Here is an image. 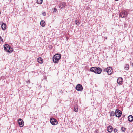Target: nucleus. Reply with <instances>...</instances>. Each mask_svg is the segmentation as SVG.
<instances>
[{
	"instance_id": "4",
	"label": "nucleus",
	"mask_w": 133,
	"mask_h": 133,
	"mask_svg": "<svg viewBox=\"0 0 133 133\" xmlns=\"http://www.w3.org/2000/svg\"><path fill=\"white\" fill-rule=\"evenodd\" d=\"M119 16L122 18L125 17L127 16V13L126 11H123L120 12L119 14Z\"/></svg>"
},
{
	"instance_id": "5",
	"label": "nucleus",
	"mask_w": 133,
	"mask_h": 133,
	"mask_svg": "<svg viewBox=\"0 0 133 133\" xmlns=\"http://www.w3.org/2000/svg\"><path fill=\"white\" fill-rule=\"evenodd\" d=\"M50 122L53 125H57L58 123L57 121L55 119L52 118L50 119Z\"/></svg>"
},
{
	"instance_id": "8",
	"label": "nucleus",
	"mask_w": 133,
	"mask_h": 133,
	"mask_svg": "<svg viewBox=\"0 0 133 133\" xmlns=\"http://www.w3.org/2000/svg\"><path fill=\"white\" fill-rule=\"evenodd\" d=\"M18 122L20 127H22L24 125V122L22 119L19 118L18 120Z\"/></svg>"
},
{
	"instance_id": "1",
	"label": "nucleus",
	"mask_w": 133,
	"mask_h": 133,
	"mask_svg": "<svg viewBox=\"0 0 133 133\" xmlns=\"http://www.w3.org/2000/svg\"><path fill=\"white\" fill-rule=\"evenodd\" d=\"M90 71L95 73L100 74L102 71L101 69L98 67H93L91 68L90 69Z\"/></svg>"
},
{
	"instance_id": "11",
	"label": "nucleus",
	"mask_w": 133,
	"mask_h": 133,
	"mask_svg": "<svg viewBox=\"0 0 133 133\" xmlns=\"http://www.w3.org/2000/svg\"><path fill=\"white\" fill-rule=\"evenodd\" d=\"M107 131L108 132L110 133L112 132L113 130V128L111 126H109L107 127Z\"/></svg>"
},
{
	"instance_id": "28",
	"label": "nucleus",
	"mask_w": 133,
	"mask_h": 133,
	"mask_svg": "<svg viewBox=\"0 0 133 133\" xmlns=\"http://www.w3.org/2000/svg\"><path fill=\"white\" fill-rule=\"evenodd\" d=\"M3 41L2 38L0 36V41Z\"/></svg>"
},
{
	"instance_id": "12",
	"label": "nucleus",
	"mask_w": 133,
	"mask_h": 133,
	"mask_svg": "<svg viewBox=\"0 0 133 133\" xmlns=\"http://www.w3.org/2000/svg\"><path fill=\"white\" fill-rule=\"evenodd\" d=\"M128 120L129 122H132L133 121V116L132 115H130L128 117Z\"/></svg>"
},
{
	"instance_id": "3",
	"label": "nucleus",
	"mask_w": 133,
	"mask_h": 133,
	"mask_svg": "<svg viewBox=\"0 0 133 133\" xmlns=\"http://www.w3.org/2000/svg\"><path fill=\"white\" fill-rule=\"evenodd\" d=\"M104 71L107 72L108 75L111 74L113 72L111 67H109L105 68L104 69Z\"/></svg>"
},
{
	"instance_id": "26",
	"label": "nucleus",
	"mask_w": 133,
	"mask_h": 133,
	"mask_svg": "<svg viewBox=\"0 0 133 133\" xmlns=\"http://www.w3.org/2000/svg\"><path fill=\"white\" fill-rule=\"evenodd\" d=\"M57 11V9L56 8H54L53 10V12H56Z\"/></svg>"
},
{
	"instance_id": "31",
	"label": "nucleus",
	"mask_w": 133,
	"mask_h": 133,
	"mask_svg": "<svg viewBox=\"0 0 133 133\" xmlns=\"http://www.w3.org/2000/svg\"><path fill=\"white\" fill-rule=\"evenodd\" d=\"M131 65L133 67V62L131 64Z\"/></svg>"
},
{
	"instance_id": "32",
	"label": "nucleus",
	"mask_w": 133,
	"mask_h": 133,
	"mask_svg": "<svg viewBox=\"0 0 133 133\" xmlns=\"http://www.w3.org/2000/svg\"><path fill=\"white\" fill-rule=\"evenodd\" d=\"M115 1H118V0H115Z\"/></svg>"
},
{
	"instance_id": "33",
	"label": "nucleus",
	"mask_w": 133,
	"mask_h": 133,
	"mask_svg": "<svg viewBox=\"0 0 133 133\" xmlns=\"http://www.w3.org/2000/svg\"><path fill=\"white\" fill-rule=\"evenodd\" d=\"M125 116V115H124V116Z\"/></svg>"
},
{
	"instance_id": "16",
	"label": "nucleus",
	"mask_w": 133,
	"mask_h": 133,
	"mask_svg": "<svg viewBox=\"0 0 133 133\" xmlns=\"http://www.w3.org/2000/svg\"><path fill=\"white\" fill-rule=\"evenodd\" d=\"M8 48L9 49V50H8L7 51V52H8L10 53H11L12 52L13 50L11 48V47L9 46V47Z\"/></svg>"
},
{
	"instance_id": "13",
	"label": "nucleus",
	"mask_w": 133,
	"mask_h": 133,
	"mask_svg": "<svg viewBox=\"0 0 133 133\" xmlns=\"http://www.w3.org/2000/svg\"><path fill=\"white\" fill-rule=\"evenodd\" d=\"M37 60L38 62L41 64H42L43 62V60L41 57H39L37 59Z\"/></svg>"
},
{
	"instance_id": "14",
	"label": "nucleus",
	"mask_w": 133,
	"mask_h": 133,
	"mask_svg": "<svg viewBox=\"0 0 133 133\" xmlns=\"http://www.w3.org/2000/svg\"><path fill=\"white\" fill-rule=\"evenodd\" d=\"M40 25L42 27H44L45 25V22L44 21H41L40 23Z\"/></svg>"
},
{
	"instance_id": "7",
	"label": "nucleus",
	"mask_w": 133,
	"mask_h": 133,
	"mask_svg": "<svg viewBox=\"0 0 133 133\" xmlns=\"http://www.w3.org/2000/svg\"><path fill=\"white\" fill-rule=\"evenodd\" d=\"M75 89L77 91H82L83 89V87L81 85L79 84L76 86Z\"/></svg>"
},
{
	"instance_id": "24",
	"label": "nucleus",
	"mask_w": 133,
	"mask_h": 133,
	"mask_svg": "<svg viewBox=\"0 0 133 133\" xmlns=\"http://www.w3.org/2000/svg\"><path fill=\"white\" fill-rule=\"evenodd\" d=\"M118 131V130L116 128L114 130V132H116Z\"/></svg>"
},
{
	"instance_id": "29",
	"label": "nucleus",
	"mask_w": 133,
	"mask_h": 133,
	"mask_svg": "<svg viewBox=\"0 0 133 133\" xmlns=\"http://www.w3.org/2000/svg\"><path fill=\"white\" fill-rule=\"evenodd\" d=\"M43 16H45L46 15V13L44 12L42 13Z\"/></svg>"
},
{
	"instance_id": "15",
	"label": "nucleus",
	"mask_w": 133,
	"mask_h": 133,
	"mask_svg": "<svg viewBox=\"0 0 133 133\" xmlns=\"http://www.w3.org/2000/svg\"><path fill=\"white\" fill-rule=\"evenodd\" d=\"M6 25L4 23H3L1 25V27L2 29L3 30H4L6 28Z\"/></svg>"
},
{
	"instance_id": "10",
	"label": "nucleus",
	"mask_w": 133,
	"mask_h": 133,
	"mask_svg": "<svg viewBox=\"0 0 133 133\" xmlns=\"http://www.w3.org/2000/svg\"><path fill=\"white\" fill-rule=\"evenodd\" d=\"M123 81V79L122 78H119L117 80V83L118 84H122Z\"/></svg>"
},
{
	"instance_id": "18",
	"label": "nucleus",
	"mask_w": 133,
	"mask_h": 133,
	"mask_svg": "<svg viewBox=\"0 0 133 133\" xmlns=\"http://www.w3.org/2000/svg\"><path fill=\"white\" fill-rule=\"evenodd\" d=\"M124 68L126 70H128L129 68V65L126 64L124 66Z\"/></svg>"
},
{
	"instance_id": "17",
	"label": "nucleus",
	"mask_w": 133,
	"mask_h": 133,
	"mask_svg": "<svg viewBox=\"0 0 133 133\" xmlns=\"http://www.w3.org/2000/svg\"><path fill=\"white\" fill-rule=\"evenodd\" d=\"M115 115V112L114 111H112L110 112V116H114Z\"/></svg>"
},
{
	"instance_id": "25",
	"label": "nucleus",
	"mask_w": 133,
	"mask_h": 133,
	"mask_svg": "<svg viewBox=\"0 0 133 133\" xmlns=\"http://www.w3.org/2000/svg\"><path fill=\"white\" fill-rule=\"evenodd\" d=\"M4 45H5V46L6 47V48L8 49V48L9 47V45L8 44H5Z\"/></svg>"
},
{
	"instance_id": "19",
	"label": "nucleus",
	"mask_w": 133,
	"mask_h": 133,
	"mask_svg": "<svg viewBox=\"0 0 133 133\" xmlns=\"http://www.w3.org/2000/svg\"><path fill=\"white\" fill-rule=\"evenodd\" d=\"M37 3L38 4H41L43 2V0H37Z\"/></svg>"
},
{
	"instance_id": "22",
	"label": "nucleus",
	"mask_w": 133,
	"mask_h": 133,
	"mask_svg": "<svg viewBox=\"0 0 133 133\" xmlns=\"http://www.w3.org/2000/svg\"><path fill=\"white\" fill-rule=\"evenodd\" d=\"M126 129V128L124 127H122L121 128V130L122 131L124 132L125 130Z\"/></svg>"
},
{
	"instance_id": "21",
	"label": "nucleus",
	"mask_w": 133,
	"mask_h": 133,
	"mask_svg": "<svg viewBox=\"0 0 133 133\" xmlns=\"http://www.w3.org/2000/svg\"><path fill=\"white\" fill-rule=\"evenodd\" d=\"M74 110L75 112H77L78 111L77 107H75L74 109Z\"/></svg>"
},
{
	"instance_id": "27",
	"label": "nucleus",
	"mask_w": 133,
	"mask_h": 133,
	"mask_svg": "<svg viewBox=\"0 0 133 133\" xmlns=\"http://www.w3.org/2000/svg\"><path fill=\"white\" fill-rule=\"evenodd\" d=\"M98 130H96L94 132V133H98Z\"/></svg>"
},
{
	"instance_id": "20",
	"label": "nucleus",
	"mask_w": 133,
	"mask_h": 133,
	"mask_svg": "<svg viewBox=\"0 0 133 133\" xmlns=\"http://www.w3.org/2000/svg\"><path fill=\"white\" fill-rule=\"evenodd\" d=\"M75 24L77 25H79V21L78 20H76L75 21Z\"/></svg>"
},
{
	"instance_id": "30",
	"label": "nucleus",
	"mask_w": 133,
	"mask_h": 133,
	"mask_svg": "<svg viewBox=\"0 0 133 133\" xmlns=\"http://www.w3.org/2000/svg\"><path fill=\"white\" fill-rule=\"evenodd\" d=\"M27 82L29 84L30 83V81L29 80L28 81H27Z\"/></svg>"
},
{
	"instance_id": "34",
	"label": "nucleus",
	"mask_w": 133,
	"mask_h": 133,
	"mask_svg": "<svg viewBox=\"0 0 133 133\" xmlns=\"http://www.w3.org/2000/svg\"><path fill=\"white\" fill-rule=\"evenodd\" d=\"M125 116V115H124V116Z\"/></svg>"
},
{
	"instance_id": "23",
	"label": "nucleus",
	"mask_w": 133,
	"mask_h": 133,
	"mask_svg": "<svg viewBox=\"0 0 133 133\" xmlns=\"http://www.w3.org/2000/svg\"><path fill=\"white\" fill-rule=\"evenodd\" d=\"M4 49L5 51H6L8 50L7 48H6V47L5 46V45H4Z\"/></svg>"
},
{
	"instance_id": "6",
	"label": "nucleus",
	"mask_w": 133,
	"mask_h": 133,
	"mask_svg": "<svg viewBox=\"0 0 133 133\" xmlns=\"http://www.w3.org/2000/svg\"><path fill=\"white\" fill-rule=\"evenodd\" d=\"M115 115L116 117H119L122 114V112L119 109H116L115 112Z\"/></svg>"
},
{
	"instance_id": "9",
	"label": "nucleus",
	"mask_w": 133,
	"mask_h": 133,
	"mask_svg": "<svg viewBox=\"0 0 133 133\" xmlns=\"http://www.w3.org/2000/svg\"><path fill=\"white\" fill-rule=\"evenodd\" d=\"M66 6V3L64 2H62L60 4L59 7L61 9L64 8Z\"/></svg>"
},
{
	"instance_id": "2",
	"label": "nucleus",
	"mask_w": 133,
	"mask_h": 133,
	"mask_svg": "<svg viewBox=\"0 0 133 133\" xmlns=\"http://www.w3.org/2000/svg\"><path fill=\"white\" fill-rule=\"evenodd\" d=\"M61 57L60 54H57L54 55L53 57V61L54 63H57L58 62Z\"/></svg>"
}]
</instances>
